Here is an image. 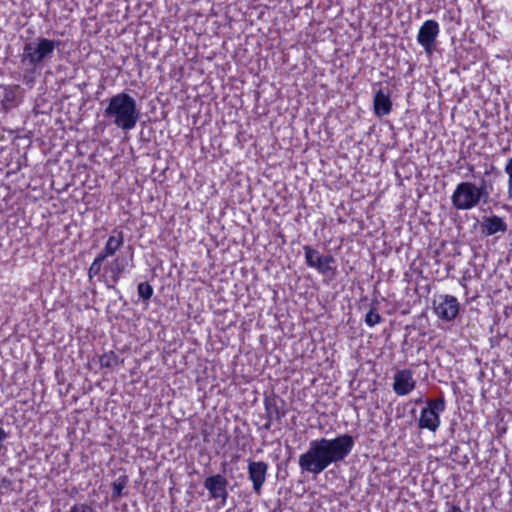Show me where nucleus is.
I'll return each mask as SVG.
<instances>
[{"label":"nucleus","mask_w":512,"mask_h":512,"mask_svg":"<svg viewBox=\"0 0 512 512\" xmlns=\"http://www.w3.org/2000/svg\"><path fill=\"white\" fill-rule=\"evenodd\" d=\"M354 446V439L342 434L334 439L321 438L312 440L308 450L300 455L299 466L302 471L320 474L332 463L343 461Z\"/></svg>","instance_id":"f257e3e1"},{"label":"nucleus","mask_w":512,"mask_h":512,"mask_svg":"<svg viewBox=\"0 0 512 512\" xmlns=\"http://www.w3.org/2000/svg\"><path fill=\"white\" fill-rule=\"evenodd\" d=\"M104 117L124 131L135 128L140 111L137 108L136 100L125 92L112 96L104 110Z\"/></svg>","instance_id":"f03ea898"},{"label":"nucleus","mask_w":512,"mask_h":512,"mask_svg":"<svg viewBox=\"0 0 512 512\" xmlns=\"http://www.w3.org/2000/svg\"><path fill=\"white\" fill-rule=\"evenodd\" d=\"M488 193L485 187H478L472 182L459 183L452 196L453 206L458 210H470L478 206L483 198H487Z\"/></svg>","instance_id":"7ed1b4c3"},{"label":"nucleus","mask_w":512,"mask_h":512,"mask_svg":"<svg viewBox=\"0 0 512 512\" xmlns=\"http://www.w3.org/2000/svg\"><path fill=\"white\" fill-rule=\"evenodd\" d=\"M58 45L59 41L43 37L28 42L23 48L22 62L27 61L29 65L36 67L50 59Z\"/></svg>","instance_id":"20e7f679"},{"label":"nucleus","mask_w":512,"mask_h":512,"mask_svg":"<svg viewBox=\"0 0 512 512\" xmlns=\"http://www.w3.org/2000/svg\"><path fill=\"white\" fill-rule=\"evenodd\" d=\"M444 410L445 401L443 398L428 400L427 407L423 408L420 413L419 428L435 432L440 426V413Z\"/></svg>","instance_id":"39448f33"},{"label":"nucleus","mask_w":512,"mask_h":512,"mask_svg":"<svg viewBox=\"0 0 512 512\" xmlns=\"http://www.w3.org/2000/svg\"><path fill=\"white\" fill-rule=\"evenodd\" d=\"M460 304L452 295H440L434 300V312L438 318L444 321H451L459 313Z\"/></svg>","instance_id":"423d86ee"},{"label":"nucleus","mask_w":512,"mask_h":512,"mask_svg":"<svg viewBox=\"0 0 512 512\" xmlns=\"http://www.w3.org/2000/svg\"><path fill=\"white\" fill-rule=\"evenodd\" d=\"M439 31V24L435 20L425 21L418 31L417 41L428 55H431L435 49Z\"/></svg>","instance_id":"0eeeda50"},{"label":"nucleus","mask_w":512,"mask_h":512,"mask_svg":"<svg viewBox=\"0 0 512 512\" xmlns=\"http://www.w3.org/2000/svg\"><path fill=\"white\" fill-rule=\"evenodd\" d=\"M227 485V479L221 474L207 477L204 481V487L208 490L210 497L215 500L220 499L222 504H225L228 498Z\"/></svg>","instance_id":"6e6552de"},{"label":"nucleus","mask_w":512,"mask_h":512,"mask_svg":"<svg viewBox=\"0 0 512 512\" xmlns=\"http://www.w3.org/2000/svg\"><path fill=\"white\" fill-rule=\"evenodd\" d=\"M416 386L413 373L409 369L397 371L393 377V391L398 396H406L411 393Z\"/></svg>","instance_id":"1a4fd4ad"},{"label":"nucleus","mask_w":512,"mask_h":512,"mask_svg":"<svg viewBox=\"0 0 512 512\" xmlns=\"http://www.w3.org/2000/svg\"><path fill=\"white\" fill-rule=\"evenodd\" d=\"M267 471L268 464L264 461H249L248 463V477L257 495L261 494L262 487L266 481Z\"/></svg>","instance_id":"9d476101"},{"label":"nucleus","mask_w":512,"mask_h":512,"mask_svg":"<svg viewBox=\"0 0 512 512\" xmlns=\"http://www.w3.org/2000/svg\"><path fill=\"white\" fill-rule=\"evenodd\" d=\"M306 264L309 267L316 268L320 273H327L331 270L330 264L334 262V258L330 255H320L319 252L310 246L304 247Z\"/></svg>","instance_id":"9b49d317"},{"label":"nucleus","mask_w":512,"mask_h":512,"mask_svg":"<svg viewBox=\"0 0 512 512\" xmlns=\"http://www.w3.org/2000/svg\"><path fill=\"white\" fill-rule=\"evenodd\" d=\"M392 110V101L388 90L379 89L373 99V111L377 117H384Z\"/></svg>","instance_id":"f8f14e48"},{"label":"nucleus","mask_w":512,"mask_h":512,"mask_svg":"<svg viewBox=\"0 0 512 512\" xmlns=\"http://www.w3.org/2000/svg\"><path fill=\"white\" fill-rule=\"evenodd\" d=\"M482 233L491 236L498 232H505L507 230V224L503 218L499 216L485 217L481 224Z\"/></svg>","instance_id":"ddd939ff"},{"label":"nucleus","mask_w":512,"mask_h":512,"mask_svg":"<svg viewBox=\"0 0 512 512\" xmlns=\"http://www.w3.org/2000/svg\"><path fill=\"white\" fill-rule=\"evenodd\" d=\"M124 244V235L122 231L116 232V234L111 235L106 243L102 251L99 253L105 259L113 256Z\"/></svg>","instance_id":"4468645a"},{"label":"nucleus","mask_w":512,"mask_h":512,"mask_svg":"<svg viewBox=\"0 0 512 512\" xmlns=\"http://www.w3.org/2000/svg\"><path fill=\"white\" fill-rule=\"evenodd\" d=\"M107 271L111 274L114 283L118 282L121 275L126 269V261L124 259L115 258L107 267Z\"/></svg>","instance_id":"2eb2a0df"},{"label":"nucleus","mask_w":512,"mask_h":512,"mask_svg":"<svg viewBox=\"0 0 512 512\" xmlns=\"http://www.w3.org/2000/svg\"><path fill=\"white\" fill-rule=\"evenodd\" d=\"M128 483L127 476H120L118 477L112 484V496L113 498H119L122 495L123 489L126 487Z\"/></svg>","instance_id":"dca6fc26"},{"label":"nucleus","mask_w":512,"mask_h":512,"mask_svg":"<svg viewBox=\"0 0 512 512\" xmlns=\"http://www.w3.org/2000/svg\"><path fill=\"white\" fill-rule=\"evenodd\" d=\"M104 260H105V258L99 254L94 259V261L92 262V264L90 265L89 270H88V276L90 279L99 275V273L101 272L102 264H103Z\"/></svg>","instance_id":"f3484780"},{"label":"nucleus","mask_w":512,"mask_h":512,"mask_svg":"<svg viewBox=\"0 0 512 512\" xmlns=\"http://www.w3.org/2000/svg\"><path fill=\"white\" fill-rule=\"evenodd\" d=\"M382 321V317L375 307L370 308L365 316V322L368 326L373 327Z\"/></svg>","instance_id":"a211bd4d"},{"label":"nucleus","mask_w":512,"mask_h":512,"mask_svg":"<svg viewBox=\"0 0 512 512\" xmlns=\"http://www.w3.org/2000/svg\"><path fill=\"white\" fill-rule=\"evenodd\" d=\"M138 295L143 300H149L153 295V288L150 284L142 282L137 287Z\"/></svg>","instance_id":"6ab92c4d"},{"label":"nucleus","mask_w":512,"mask_h":512,"mask_svg":"<svg viewBox=\"0 0 512 512\" xmlns=\"http://www.w3.org/2000/svg\"><path fill=\"white\" fill-rule=\"evenodd\" d=\"M504 170L508 175V194L512 198V157L507 161Z\"/></svg>","instance_id":"aec40b11"},{"label":"nucleus","mask_w":512,"mask_h":512,"mask_svg":"<svg viewBox=\"0 0 512 512\" xmlns=\"http://www.w3.org/2000/svg\"><path fill=\"white\" fill-rule=\"evenodd\" d=\"M1 95L10 101L13 99V89L6 86H0V96Z\"/></svg>","instance_id":"412c9836"},{"label":"nucleus","mask_w":512,"mask_h":512,"mask_svg":"<svg viewBox=\"0 0 512 512\" xmlns=\"http://www.w3.org/2000/svg\"><path fill=\"white\" fill-rule=\"evenodd\" d=\"M69 512H93L92 508L87 505H73Z\"/></svg>","instance_id":"4be33fe9"},{"label":"nucleus","mask_w":512,"mask_h":512,"mask_svg":"<svg viewBox=\"0 0 512 512\" xmlns=\"http://www.w3.org/2000/svg\"><path fill=\"white\" fill-rule=\"evenodd\" d=\"M446 512H463L459 506L452 505L450 509Z\"/></svg>","instance_id":"5701e85b"},{"label":"nucleus","mask_w":512,"mask_h":512,"mask_svg":"<svg viewBox=\"0 0 512 512\" xmlns=\"http://www.w3.org/2000/svg\"><path fill=\"white\" fill-rule=\"evenodd\" d=\"M101 365L109 367V366H111V363L109 360H105V357H103V358H101Z\"/></svg>","instance_id":"b1692460"}]
</instances>
